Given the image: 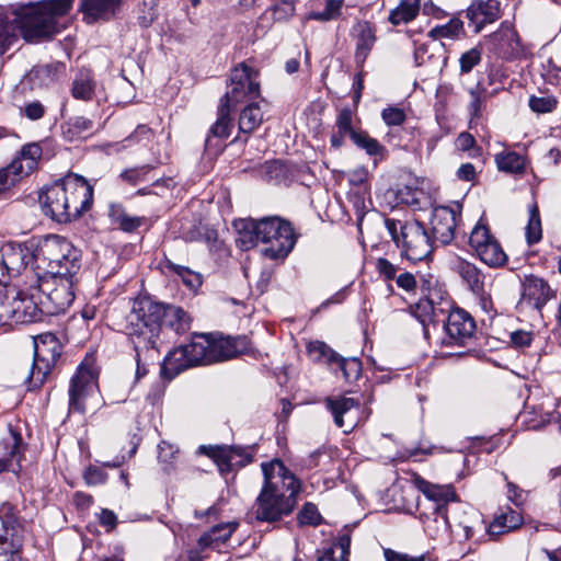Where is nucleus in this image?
I'll return each instance as SVG.
<instances>
[{
	"label": "nucleus",
	"instance_id": "obj_1",
	"mask_svg": "<svg viewBox=\"0 0 561 561\" xmlns=\"http://www.w3.org/2000/svg\"><path fill=\"white\" fill-rule=\"evenodd\" d=\"M188 329V320L183 309L163 306L149 299L136 300L127 316L126 332L137 351L141 347H156L161 333L173 331L176 334Z\"/></svg>",
	"mask_w": 561,
	"mask_h": 561
},
{
	"label": "nucleus",
	"instance_id": "obj_2",
	"mask_svg": "<svg viewBox=\"0 0 561 561\" xmlns=\"http://www.w3.org/2000/svg\"><path fill=\"white\" fill-rule=\"evenodd\" d=\"M93 187L78 174L69 173L39 195L43 213L59 224L79 218L90 209Z\"/></svg>",
	"mask_w": 561,
	"mask_h": 561
},
{
	"label": "nucleus",
	"instance_id": "obj_3",
	"mask_svg": "<svg viewBox=\"0 0 561 561\" xmlns=\"http://www.w3.org/2000/svg\"><path fill=\"white\" fill-rule=\"evenodd\" d=\"M73 2L75 0H46L36 7L23 9L14 19L16 28L26 42L50 38L60 32L57 19L68 14Z\"/></svg>",
	"mask_w": 561,
	"mask_h": 561
},
{
	"label": "nucleus",
	"instance_id": "obj_4",
	"mask_svg": "<svg viewBox=\"0 0 561 561\" xmlns=\"http://www.w3.org/2000/svg\"><path fill=\"white\" fill-rule=\"evenodd\" d=\"M385 225L402 257L411 262L430 257L434 241L421 222L386 219Z\"/></svg>",
	"mask_w": 561,
	"mask_h": 561
},
{
	"label": "nucleus",
	"instance_id": "obj_5",
	"mask_svg": "<svg viewBox=\"0 0 561 561\" xmlns=\"http://www.w3.org/2000/svg\"><path fill=\"white\" fill-rule=\"evenodd\" d=\"M33 347L34 358L30 368L25 370L24 379L30 390L43 386L62 352L61 343L51 332L34 336Z\"/></svg>",
	"mask_w": 561,
	"mask_h": 561
},
{
	"label": "nucleus",
	"instance_id": "obj_6",
	"mask_svg": "<svg viewBox=\"0 0 561 561\" xmlns=\"http://www.w3.org/2000/svg\"><path fill=\"white\" fill-rule=\"evenodd\" d=\"M209 346L210 335L195 334L188 344L169 352L162 363L161 374L172 379L187 368L210 364Z\"/></svg>",
	"mask_w": 561,
	"mask_h": 561
},
{
	"label": "nucleus",
	"instance_id": "obj_7",
	"mask_svg": "<svg viewBox=\"0 0 561 561\" xmlns=\"http://www.w3.org/2000/svg\"><path fill=\"white\" fill-rule=\"evenodd\" d=\"M261 242L268 245L263 254L271 260H284L296 243L291 225L279 217H265L259 220Z\"/></svg>",
	"mask_w": 561,
	"mask_h": 561
},
{
	"label": "nucleus",
	"instance_id": "obj_8",
	"mask_svg": "<svg viewBox=\"0 0 561 561\" xmlns=\"http://www.w3.org/2000/svg\"><path fill=\"white\" fill-rule=\"evenodd\" d=\"M68 275L47 274L38 279V294L45 314L64 312L75 300V279Z\"/></svg>",
	"mask_w": 561,
	"mask_h": 561
},
{
	"label": "nucleus",
	"instance_id": "obj_9",
	"mask_svg": "<svg viewBox=\"0 0 561 561\" xmlns=\"http://www.w3.org/2000/svg\"><path fill=\"white\" fill-rule=\"evenodd\" d=\"M257 71L241 62L234 67L228 79L227 91L220 103L231 108L243 102H251L260 96Z\"/></svg>",
	"mask_w": 561,
	"mask_h": 561
},
{
	"label": "nucleus",
	"instance_id": "obj_10",
	"mask_svg": "<svg viewBox=\"0 0 561 561\" xmlns=\"http://www.w3.org/2000/svg\"><path fill=\"white\" fill-rule=\"evenodd\" d=\"M0 561H21L23 525L14 505H0Z\"/></svg>",
	"mask_w": 561,
	"mask_h": 561
},
{
	"label": "nucleus",
	"instance_id": "obj_11",
	"mask_svg": "<svg viewBox=\"0 0 561 561\" xmlns=\"http://www.w3.org/2000/svg\"><path fill=\"white\" fill-rule=\"evenodd\" d=\"M264 476L262 489L279 495L280 499L296 500L300 491L298 479L285 467L283 461L274 459L261 465Z\"/></svg>",
	"mask_w": 561,
	"mask_h": 561
},
{
	"label": "nucleus",
	"instance_id": "obj_12",
	"mask_svg": "<svg viewBox=\"0 0 561 561\" xmlns=\"http://www.w3.org/2000/svg\"><path fill=\"white\" fill-rule=\"evenodd\" d=\"M45 314L41 295L23 296L15 289L3 305H0V321L11 319L16 323H32Z\"/></svg>",
	"mask_w": 561,
	"mask_h": 561
},
{
	"label": "nucleus",
	"instance_id": "obj_13",
	"mask_svg": "<svg viewBox=\"0 0 561 561\" xmlns=\"http://www.w3.org/2000/svg\"><path fill=\"white\" fill-rule=\"evenodd\" d=\"M422 291H426L413 309V314L426 327L428 323L439 322L442 317L451 308L450 299L440 288H431L430 280H423Z\"/></svg>",
	"mask_w": 561,
	"mask_h": 561
},
{
	"label": "nucleus",
	"instance_id": "obj_14",
	"mask_svg": "<svg viewBox=\"0 0 561 561\" xmlns=\"http://www.w3.org/2000/svg\"><path fill=\"white\" fill-rule=\"evenodd\" d=\"M442 317L445 336L443 344L447 346H465L473 337L476 331V322L473 318L463 309L451 308Z\"/></svg>",
	"mask_w": 561,
	"mask_h": 561
},
{
	"label": "nucleus",
	"instance_id": "obj_15",
	"mask_svg": "<svg viewBox=\"0 0 561 561\" xmlns=\"http://www.w3.org/2000/svg\"><path fill=\"white\" fill-rule=\"evenodd\" d=\"M296 504V500L280 499L279 495L272 494L267 490L261 489L249 513V517L257 522L274 523L289 515Z\"/></svg>",
	"mask_w": 561,
	"mask_h": 561
},
{
	"label": "nucleus",
	"instance_id": "obj_16",
	"mask_svg": "<svg viewBox=\"0 0 561 561\" xmlns=\"http://www.w3.org/2000/svg\"><path fill=\"white\" fill-rule=\"evenodd\" d=\"M199 451L210 457L221 473H229L236 467H244L253 460V450L242 446H201Z\"/></svg>",
	"mask_w": 561,
	"mask_h": 561
},
{
	"label": "nucleus",
	"instance_id": "obj_17",
	"mask_svg": "<svg viewBox=\"0 0 561 561\" xmlns=\"http://www.w3.org/2000/svg\"><path fill=\"white\" fill-rule=\"evenodd\" d=\"M24 266V255L21 244L9 242L2 248V260L0 262V305H3L15 293V288H10L9 284L12 277L20 274Z\"/></svg>",
	"mask_w": 561,
	"mask_h": 561
},
{
	"label": "nucleus",
	"instance_id": "obj_18",
	"mask_svg": "<svg viewBox=\"0 0 561 561\" xmlns=\"http://www.w3.org/2000/svg\"><path fill=\"white\" fill-rule=\"evenodd\" d=\"M325 407L332 413L334 424L346 434L363 421L362 405L354 398H327Z\"/></svg>",
	"mask_w": 561,
	"mask_h": 561
},
{
	"label": "nucleus",
	"instance_id": "obj_19",
	"mask_svg": "<svg viewBox=\"0 0 561 561\" xmlns=\"http://www.w3.org/2000/svg\"><path fill=\"white\" fill-rule=\"evenodd\" d=\"M414 483L426 499L434 502L433 514L436 515L435 520L437 522L440 518L445 528H450L446 505L449 502L458 501L454 486L450 484H434L421 477H416Z\"/></svg>",
	"mask_w": 561,
	"mask_h": 561
},
{
	"label": "nucleus",
	"instance_id": "obj_20",
	"mask_svg": "<svg viewBox=\"0 0 561 561\" xmlns=\"http://www.w3.org/2000/svg\"><path fill=\"white\" fill-rule=\"evenodd\" d=\"M98 388L96 379L91 369L80 365L70 380L69 411L84 413L85 399Z\"/></svg>",
	"mask_w": 561,
	"mask_h": 561
},
{
	"label": "nucleus",
	"instance_id": "obj_21",
	"mask_svg": "<svg viewBox=\"0 0 561 561\" xmlns=\"http://www.w3.org/2000/svg\"><path fill=\"white\" fill-rule=\"evenodd\" d=\"M460 214V205L456 204L455 208L448 206L435 207L432 215V233L433 241L442 244H448L455 237L457 226V216Z\"/></svg>",
	"mask_w": 561,
	"mask_h": 561
},
{
	"label": "nucleus",
	"instance_id": "obj_22",
	"mask_svg": "<svg viewBox=\"0 0 561 561\" xmlns=\"http://www.w3.org/2000/svg\"><path fill=\"white\" fill-rule=\"evenodd\" d=\"M554 297L556 291L542 278L534 275L525 277L522 294L523 302H527L536 310L541 311L543 306Z\"/></svg>",
	"mask_w": 561,
	"mask_h": 561
},
{
	"label": "nucleus",
	"instance_id": "obj_23",
	"mask_svg": "<svg viewBox=\"0 0 561 561\" xmlns=\"http://www.w3.org/2000/svg\"><path fill=\"white\" fill-rule=\"evenodd\" d=\"M69 250L71 242L68 239L58 234H47L38 241L33 255L36 261L46 263L49 271L54 262H57L56 259Z\"/></svg>",
	"mask_w": 561,
	"mask_h": 561
},
{
	"label": "nucleus",
	"instance_id": "obj_24",
	"mask_svg": "<svg viewBox=\"0 0 561 561\" xmlns=\"http://www.w3.org/2000/svg\"><path fill=\"white\" fill-rule=\"evenodd\" d=\"M249 341L245 336L210 339L208 356L210 364L233 358L248 348Z\"/></svg>",
	"mask_w": 561,
	"mask_h": 561
},
{
	"label": "nucleus",
	"instance_id": "obj_25",
	"mask_svg": "<svg viewBox=\"0 0 561 561\" xmlns=\"http://www.w3.org/2000/svg\"><path fill=\"white\" fill-rule=\"evenodd\" d=\"M352 34L355 39V64L358 69H363L376 43L375 28L370 23L360 21L354 25Z\"/></svg>",
	"mask_w": 561,
	"mask_h": 561
},
{
	"label": "nucleus",
	"instance_id": "obj_26",
	"mask_svg": "<svg viewBox=\"0 0 561 561\" xmlns=\"http://www.w3.org/2000/svg\"><path fill=\"white\" fill-rule=\"evenodd\" d=\"M121 3L122 0H80L79 10L83 13V21L91 24L100 20L108 21Z\"/></svg>",
	"mask_w": 561,
	"mask_h": 561
},
{
	"label": "nucleus",
	"instance_id": "obj_27",
	"mask_svg": "<svg viewBox=\"0 0 561 561\" xmlns=\"http://www.w3.org/2000/svg\"><path fill=\"white\" fill-rule=\"evenodd\" d=\"M523 524V516L511 507L500 508L488 527V534L496 539L503 534L517 529Z\"/></svg>",
	"mask_w": 561,
	"mask_h": 561
},
{
	"label": "nucleus",
	"instance_id": "obj_28",
	"mask_svg": "<svg viewBox=\"0 0 561 561\" xmlns=\"http://www.w3.org/2000/svg\"><path fill=\"white\" fill-rule=\"evenodd\" d=\"M500 16L501 8L497 0L481 1L467 10V18L476 24V32H480L483 25L493 23Z\"/></svg>",
	"mask_w": 561,
	"mask_h": 561
},
{
	"label": "nucleus",
	"instance_id": "obj_29",
	"mask_svg": "<svg viewBox=\"0 0 561 561\" xmlns=\"http://www.w3.org/2000/svg\"><path fill=\"white\" fill-rule=\"evenodd\" d=\"M238 523L230 522L225 524H218L211 527L208 531L204 533L197 542L201 551L206 548L217 549L225 543L232 533L237 529Z\"/></svg>",
	"mask_w": 561,
	"mask_h": 561
},
{
	"label": "nucleus",
	"instance_id": "obj_30",
	"mask_svg": "<svg viewBox=\"0 0 561 561\" xmlns=\"http://www.w3.org/2000/svg\"><path fill=\"white\" fill-rule=\"evenodd\" d=\"M54 262L47 274L76 277L81 268V251L71 243V250L62 252Z\"/></svg>",
	"mask_w": 561,
	"mask_h": 561
},
{
	"label": "nucleus",
	"instance_id": "obj_31",
	"mask_svg": "<svg viewBox=\"0 0 561 561\" xmlns=\"http://www.w3.org/2000/svg\"><path fill=\"white\" fill-rule=\"evenodd\" d=\"M233 227L238 234L236 242L241 250H249L261 241V234L259 233V220L238 219L233 221Z\"/></svg>",
	"mask_w": 561,
	"mask_h": 561
},
{
	"label": "nucleus",
	"instance_id": "obj_32",
	"mask_svg": "<svg viewBox=\"0 0 561 561\" xmlns=\"http://www.w3.org/2000/svg\"><path fill=\"white\" fill-rule=\"evenodd\" d=\"M442 47V43L434 42L417 45L414 50L416 66H428L432 69H442L445 65V60L439 54Z\"/></svg>",
	"mask_w": 561,
	"mask_h": 561
},
{
	"label": "nucleus",
	"instance_id": "obj_33",
	"mask_svg": "<svg viewBox=\"0 0 561 561\" xmlns=\"http://www.w3.org/2000/svg\"><path fill=\"white\" fill-rule=\"evenodd\" d=\"M454 268L473 294L483 293L485 276L476 265L465 260H457Z\"/></svg>",
	"mask_w": 561,
	"mask_h": 561
},
{
	"label": "nucleus",
	"instance_id": "obj_34",
	"mask_svg": "<svg viewBox=\"0 0 561 561\" xmlns=\"http://www.w3.org/2000/svg\"><path fill=\"white\" fill-rule=\"evenodd\" d=\"M71 95L76 100L91 101L95 93V81L90 70H80L72 83L70 89Z\"/></svg>",
	"mask_w": 561,
	"mask_h": 561
},
{
	"label": "nucleus",
	"instance_id": "obj_35",
	"mask_svg": "<svg viewBox=\"0 0 561 561\" xmlns=\"http://www.w3.org/2000/svg\"><path fill=\"white\" fill-rule=\"evenodd\" d=\"M11 435L8 442L10 445L9 457L0 458V473L3 471H11L13 473H18L21 469V458H22V438L21 435L14 431H10Z\"/></svg>",
	"mask_w": 561,
	"mask_h": 561
},
{
	"label": "nucleus",
	"instance_id": "obj_36",
	"mask_svg": "<svg viewBox=\"0 0 561 561\" xmlns=\"http://www.w3.org/2000/svg\"><path fill=\"white\" fill-rule=\"evenodd\" d=\"M262 122L263 112L259 103L251 101L240 113L239 131L251 134L261 126Z\"/></svg>",
	"mask_w": 561,
	"mask_h": 561
},
{
	"label": "nucleus",
	"instance_id": "obj_37",
	"mask_svg": "<svg viewBox=\"0 0 561 561\" xmlns=\"http://www.w3.org/2000/svg\"><path fill=\"white\" fill-rule=\"evenodd\" d=\"M420 7V0H400L398 7L390 11L389 21L393 25L409 23L417 16Z\"/></svg>",
	"mask_w": 561,
	"mask_h": 561
},
{
	"label": "nucleus",
	"instance_id": "obj_38",
	"mask_svg": "<svg viewBox=\"0 0 561 561\" xmlns=\"http://www.w3.org/2000/svg\"><path fill=\"white\" fill-rule=\"evenodd\" d=\"M353 142L365 150L367 154L374 158L375 163L378 160H382L387 153L386 147L380 145V142L371 138L366 131L358 130L357 133H352Z\"/></svg>",
	"mask_w": 561,
	"mask_h": 561
},
{
	"label": "nucleus",
	"instance_id": "obj_39",
	"mask_svg": "<svg viewBox=\"0 0 561 561\" xmlns=\"http://www.w3.org/2000/svg\"><path fill=\"white\" fill-rule=\"evenodd\" d=\"M476 252L482 262L492 267L502 266L507 261L505 252L495 238Z\"/></svg>",
	"mask_w": 561,
	"mask_h": 561
},
{
	"label": "nucleus",
	"instance_id": "obj_40",
	"mask_svg": "<svg viewBox=\"0 0 561 561\" xmlns=\"http://www.w3.org/2000/svg\"><path fill=\"white\" fill-rule=\"evenodd\" d=\"M41 157H42L41 146L38 144L32 142V144L25 145L21 149L20 154L13 161L20 162V164L22 167L21 174L23 176H26L36 169Z\"/></svg>",
	"mask_w": 561,
	"mask_h": 561
},
{
	"label": "nucleus",
	"instance_id": "obj_41",
	"mask_svg": "<svg viewBox=\"0 0 561 561\" xmlns=\"http://www.w3.org/2000/svg\"><path fill=\"white\" fill-rule=\"evenodd\" d=\"M233 108L225 105L219 104L218 107V117L216 123L210 127L209 136L207 138V142L210 141V137H217L225 139L229 137L231 128L233 127L230 113Z\"/></svg>",
	"mask_w": 561,
	"mask_h": 561
},
{
	"label": "nucleus",
	"instance_id": "obj_42",
	"mask_svg": "<svg viewBox=\"0 0 561 561\" xmlns=\"http://www.w3.org/2000/svg\"><path fill=\"white\" fill-rule=\"evenodd\" d=\"M528 224L526 226V241L528 245L538 243L542 238L541 219L539 208L536 202L528 206Z\"/></svg>",
	"mask_w": 561,
	"mask_h": 561
},
{
	"label": "nucleus",
	"instance_id": "obj_43",
	"mask_svg": "<svg viewBox=\"0 0 561 561\" xmlns=\"http://www.w3.org/2000/svg\"><path fill=\"white\" fill-rule=\"evenodd\" d=\"M495 162L499 170L508 173H522L525 169V159L515 151L497 153Z\"/></svg>",
	"mask_w": 561,
	"mask_h": 561
},
{
	"label": "nucleus",
	"instance_id": "obj_44",
	"mask_svg": "<svg viewBox=\"0 0 561 561\" xmlns=\"http://www.w3.org/2000/svg\"><path fill=\"white\" fill-rule=\"evenodd\" d=\"M463 31V23L460 19L453 18L446 24L437 25L428 32L434 43L440 38H456Z\"/></svg>",
	"mask_w": 561,
	"mask_h": 561
},
{
	"label": "nucleus",
	"instance_id": "obj_45",
	"mask_svg": "<svg viewBox=\"0 0 561 561\" xmlns=\"http://www.w3.org/2000/svg\"><path fill=\"white\" fill-rule=\"evenodd\" d=\"M334 364L341 369L346 381H355L360 377L362 362L357 357L344 358L339 355Z\"/></svg>",
	"mask_w": 561,
	"mask_h": 561
},
{
	"label": "nucleus",
	"instance_id": "obj_46",
	"mask_svg": "<svg viewBox=\"0 0 561 561\" xmlns=\"http://www.w3.org/2000/svg\"><path fill=\"white\" fill-rule=\"evenodd\" d=\"M21 170L19 161H12L8 167L0 169V193L8 191L23 178Z\"/></svg>",
	"mask_w": 561,
	"mask_h": 561
},
{
	"label": "nucleus",
	"instance_id": "obj_47",
	"mask_svg": "<svg viewBox=\"0 0 561 561\" xmlns=\"http://www.w3.org/2000/svg\"><path fill=\"white\" fill-rule=\"evenodd\" d=\"M482 61V48L479 46L472 47L463 51L459 57L460 75L470 73L476 66Z\"/></svg>",
	"mask_w": 561,
	"mask_h": 561
},
{
	"label": "nucleus",
	"instance_id": "obj_48",
	"mask_svg": "<svg viewBox=\"0 0 561 561\" xmlns=\"http://www.w3.org/2000/svg\"><path fill=\"white\" fill-rule=\"evenodd\" d=\"M167 266L172 272H174L178 276H180L182 282L190 289H197L202 285L201 275L196 272L191 271L188 267L176 265L171 262H169Z\"/></svg>",
	"mask_w": 561,
	"mask_h": 561
},
{
	"label": "nucleus",
	"instance_id": "obj_49",
	"mask_svg": "<svg viewBox=\"0 0 561 561\" xmlns=\"http://www.w3.org/2000/svg\"><path fill=\"white\" fill-rule=\"evenodd\" d=\"M344 0H327L325 8L321 12H311L308 18L321 22L337 19L341 14V9Z\"/></svg>",
	"mask_w": 561,
	"mask_h": 561
},
{
	"label": "nucleus",
	"instance_id": "obj_50",
	"mask_svg": "<svg viewBox=\"0 0 561 561\" xmlns=\"http://www.w3.org/2000/svg\"><path fill=\"white\" fill-rule=\"evenodd\" d=\"M308 353L317 360H325L329 364H334L339 354L329 347L324 342L316 341L308 345Z\"/></svg>",
	"mask_w": 561,
	"mask_h": 561
},
{
	"label": "nucleus",
	"instance_id": "obj_51",
	"mask_svg": "<svg viewBox=\"0 0 561 561\" xmlns=\"http://www.w3.org/2000/svg\"><path fill=\"white\" fill-rule=\"evenodd\" d=\"M469 94L471 96V101L469 103L470 113L473 116H479L482 105L489 95L488 90L481 82H478L476 87L469 89Z\"/></svg>",
	"mask_w": 561,
	"mask_h": 561
},
{
	"label": "nucleus",
	"instance_id": "obj_52",
	"mask_svg": "<svg viewBox=\"0 0 561 561\" xmlns=\"http://www.w3.org/2000/svg\"><path fill=\"white\" fill-rule=\"evenodd\" d=\"M493 239L494 237L490 233L489 228L485 225L478 222L470 233L469 243L471 248L477 251L483 244L489 243V241Z\"/></svg>",
	"mask_w": 561,
	"mask_h": 561
},
{
	"label": "nucleus",
	"instance_id": "obj_53",
	"mask_svg": "<svg viewBox=\"0 0 561 561\" xmlns=\"http://www.w3.org/2000/svg\"><path fill=\"white\" fill-rule=\"evenodd\" d=\"M298 523L300 525H318L321 520V516L317 506L312 503H307L302 506L297 515Z\"/></svg>",
	"mask_w": 561,
	"mask_h": 561
},
{
	"label": "nucleus",
	"instance_id": "obj_54",
	"mask_svg": "<svg viewBox=\"0 0 561 561\" xmlns=\"http://www.w3.org/2000/svg\"><path fill=\"white\" fill-rule=\"evenodd\" d=\"M557 106V100L553 96H530L529 107L536 113H549Z\"/></svg>",
	"mask_w": 561,
	"mask_h": 561
},
{
	"label": "nucleus",
	"instance_id": "obj_55",
	"mask_svg": "<svg viewBox=\"0 0 561 561\" xmlns=\"http://www.w3.org/2000/svg\"><path fill=\"white\" fill-rule=\"evenodd\" d=\"M381 118L388 126H400L405 122L404 111L397 106H388L382 110Z\"/></svg>",
	"mask_w": 561,
	"mask_h": 561
},
{
	"label": "nucleus",
	"instance_id": "obj_56",
	"mask_svg": "<svg viewBox=\"0 0 561 561\" xmlns=\"http://www.w3.org/2000/svg\"><path fill=\"white\" fill-rule=\"evenodd\" d=\"M295 13V4L293 1L283 0L275 4L272 9L273 20L284 22L291 18Z\"/></svg>",
	"mask_w": 561,
	"mask_h": 561
},
{
	"label": "nucleus",
	"instance_id": "obj_57",
	"mask_svg": "<svg viewBox=\"0 0 561 561\" xmlns=\"http://www.w3.org/2000/svg\"><path fill=\"white\" fill-rule=\"evenodd\" d=\"M353 113L350 108H343L340 111L335 126L341 134H346L352 138V133H357L352 126Z\"/></svg>",
	"mask_w": 561,
	"mask_h": 561
},
{
	"label": "nucleus",
	"instance_id": "obj_58",
	"mask_svg": "<svg viewBox=\"0 0 561 561\" xmlns=\"http://www.w3.org/2000/svg\"><path fill=\"white\" fill-rule=\"evenodd\" d=\"M16 41L18 36L12 26L0 22V55H3Z\"/></svg>",
	"mask_w": 561,
	"mask_h": 561
},
{
	"label": "nucleus",
	"instance_id": "obj_59",
	"mask_svg": "<svg viewBox=\"0 0 561 561\" xmlns=\"http://www.w3.org/2000/svg\"><path fill=\"white\" fill-rule=\"evenodd\" d=\"M151 170L149 165H141L125 170L121 173V178L129 184L136 185L144 180L145 175Z\"/></svg>",
	"mask_w": 561,
	"mask_h": 561
},
{
	"label": "nucleus",
	"instance_id": "obj_60",
	"mask_svg": "<svg viewBox=\"0 0 561 561\" xmlns=\"http://www.w3.org/2000/svg\"><path fill=\"white\" fill-rule=\"evenodd\" d=\"M376 270L380 276H382L386 280H391L397 278L398 266L392 264L385 257H379L376 262Z\"/></svg>",
	"mask_w": 561,
	"mask_h": 561
},
{
	"label": "nucleus",
	"instance_id": "obj_61",
	"mask_svg": "<svg viewBox=\"0 0 561 561\" xmlns=\"http://www.w3.org/2000/svg\"><path fill=\"white\" fill-rule=\"evenodd\" d=\"M350 547H351V536L348 534H342L337 537L336 542L333 548L329 551H333L334 554L336 551L340 552L339 561H348L350 556Z\"/></svg>",
	"mask_w": 561,
	"mask_h": 561
},
{
	"label": "nucleus",
	"instance_id": "obj_62",
	"mask_svg": "<svg viewBox=\"0 0 561 561\" xmlns=\"http://www.w3.org/2000/svg\"><path fill=\"white\" fill-rule=\"evenodd\" d=\"M83 478H84V481L87 482V484L98 485V484L104 483L106 481L107 477L101 468L90 466L85 470Z\"/></svg>",
	"mask_w": 561,
	"mask_h": 561
},
{
	"label": "nucleus",
	"instance_id": "obj_63",
	"mask_svg": "<svg viewBox=\"0 0 561 561\" xmlns=\"http://www.w3.org/2000/svg\"><path fill=\"white\" fill-rule=\"evenodd\" d=\"M534 334L530 331L517 330L511 333V343L515 347H527L531 344Z\"/></svg>",
	"mask_w": 561,
	"mask_h": 561
},
{
	"label": "nucleus",
	"instance_id": "obj_64",
	"mask_svg": "<svg viewBox=\"0 0 561 561\" xmlns=\"http://www.w3.org/2000/svg\"><path fill=\"white\" fill-rule=\"evenodd\" d=\"M386 561H424L423 556L413 557L407 553L394 551L390 548L383 549Z\"/></svg>",
	"mask_w": 561,
	"mask_h": 561
}]
</instances>
